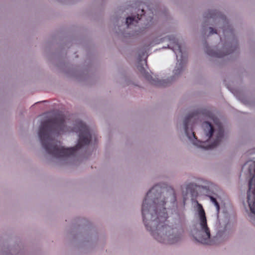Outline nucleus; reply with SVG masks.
Returning <instances> with one entry per match:
<instances>
[{"label": "nucleus", "instance_id": "1", "mask_svg": "<svg viewBox=\"0 0 255 255\" xmlns=\"http://www.w3.org/2000/svg\"><path fill=\"white\" fill-rule=\"evenodd\" d=\"M176 206L175 191L171 187L158 184L147 193L142 206L143 221L157 241L174 244L182 239L184 215L176 212L168 218V210Z\"/></svg>", "mask_w": 255, "mask_h": 255}, {"label": "nucleus", "instance_id": "8", "mask_svg": "<svg viewBox=\"0 0 255 255\" xmlns=\"http://www.w3.org/2000/svg\"><path fill=\"white\" fill-rule=\"evenodd\" d=\"M218 224L217 226L216 234L211 236L209 245H218L226 241L229 237V220L227 218L218 219Z\"/></svg>", "mask_w": 255, "mask_h": 255}, {"label": "nucleus", "instance_id": "5", "mask_svg": "<svg viewBox=\"0 0 255 255\" xmlns=\"http://www.w3.org/2000/svg\"><path fill=\"white\" fill-rule=\"evenodd\" d=\"M167 40L169 41L168 48L175 54L177 61L172 75L168 78L159 79L156 76L151 75L144 67V65L147 66L146 51L141 50L138 52L137 64L138 71L150 83L157 86H167L177 79L184 70L187 62V57L182 53L177 38L174 35H170L164 37L162 41Z\"/></svg>", "mask_w": 255, "mask_h": 255}, {"label": "nucleus", "instance_id": "10", "mask_svg": "<svg viewBox=\"0 0 255 255\" xmlns=\"http://www.w3.org/2000/svg\"><path fill=\"white\" fill-rule=\"evenodd\" d=\"M144 14V11L141 9L140 13H137V15L128 16L126 18V20L124 24V26L126 28H131L132 26H135L138 21L140 20L141 17Z\"/></svg>", "mask_w": 255, "mask_h": 255}, {"label": "nucleus", "instance_id": "3", "mask_svg": "<svg viewBox=\"0 0 255 255\" xmlns=\"http://www.w3.org/2000/svg\"><path fill=\"white\" fill-rule=\"evenodd\" d=\"M209 25H215L217 28L222 29L225 40L222 51H216L208 47L205 43V51L209 56L221 58L232 53L237 49L238 42L234 31L224 14L216 10H208L204 14L201 30L204 36L217 33V30L213 27L208 28Z\"/></svg>", "mask_w": 255, "mask_h": 255}, {"label": "nucleus", "instance_id": "2", "mask_svg": "<svg viewBox=\"0 0 255 255\" xmlns=\"http://www.w3.org/2000/svg\"><path fill=\"white\" fill-rule=\"evenodd\" d=\"M38 134L43 148L61 164L71 162L78 150L95 138L94 132L82 121H76L71 127L62 114L43 122Z\"/></svg>", "mask_w": 255, "mask_h": 255}, {"label": "nucleus", "instance_id": "13", "mask_svg": "<svg viewBox=\"0 0 255 255\" xmlns=\"http://www.w3.org/2000/svg\"><path fill=\"white\" fill-rule=\"evenodd\" d=\"M207 196H208L209 197L211 202L215 206L217 218L219 219L218 214H219V210H220V205H219L218 202L217 201V199L213 196L210 195V194L207 195Z\"/></svg>", "mask_w": 255, "mask_h": 255}, {"label": "nucleus", "instance_id": "4", "mask_svg": "<svg viewBox=\"0 0 255 255\" xmlns=\"http://www.w3.org/2000/svg\"><path fill=\"white\" fill-rule=\"evenodd\" d=\"M204 113L193 112L184 119L183 127L185 134L189 140L194 145L203 149H209L218 145L224 136V128L220 122H216V128L212 124L206 121L202 124V129L205 140H198L193 130V123L203 116Z\"/></svg>", "mask_w": 255, "mask_h": 255}, {"label": "nucleus", "instance_id": "9", "mask_svg": "<svg viewBox=\"0 0 255 255\" xmlns=\"http://www.w3.org/2000/svg\"><path fill=\"white\" fill-rule=\"evenodd\" d=\"M197 184L193 182H185L181 186L183 194L185 196L190 195L192 197H195L198 195Z\"/></svg>", "mask_w": 255, "mask_h": 255}, {"label": "nucleus", "instance_id": "11", "mask_svg": "<svg viewBox=\"0 0 255 255\" xmlns=\"http://www.w3.org/2000/svg\"><path fill=\"white\" fill-rule=\"evenodd\" d=\"M24 253L21 247L10 248L3 250L0 255H24Z\"/></svg>", "mask_w": 255, "mask_h": 255}, {"label": "nucleus", "instance_id": "12", "mask_svg": "<svg viewBox=\"0 0 255 255\" xmlns=\"http://www.w3.org/2000/svg\"><path fill=\"white\" fill-rule=\"evenodd\" d=\"M198 188L202 189L206 194V195L210 194V189L212 184L203 179H199L197 184Z\"/></svg>", "mask_w": 255, "mask_h": 255}, {"label": "nucleus", "instance_id": "7", "mask_svg": "<svg viewBox=\"0 0 255 255\" xmlns=\"http://www.w3.org/2000/svg\"><path fill=\"white\" fill-rule=\"evenodd\" d=\"M243 170H247V174L252 176L249 182L247 202L251 211L249 220L255 225V161H248L243 166Z\"/></svg>", "mask_w": 255, "mask_h": 255}, {"label": "nucleus", "instance_id": "6", "mask_svg": "<svg viewBox=\"0 0 255 255\" xmlns=\"http://www.w3.org/2000/svg\"><path fill=\"white\" fill-rule=\"evenodd\" d=\"M197 205L198 215L191 227V233L197 242L209 245L211 236V231L207 225L205 212L202 206L198 203Z\"/></svg>", "mask_w": 255, "mask_h": 255}, {"label": "nucleus", "instance_id": "14", "mask_svg": "<svg viewBox=\"0 0 255 255\" xmlns=\"http://www.w3.org/2000/svg\"><path fill=\"white\" fill-rule=\"evenodd\" d=\"M92 241V237H88L86 239V242H90Z\"/></svg>", "mask_w": 255, "mask_h": 255}]
</instances>
